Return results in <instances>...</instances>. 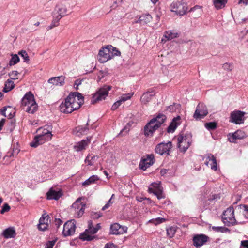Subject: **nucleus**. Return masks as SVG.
<instances>
[{"mask_svg":"<svg viewBox=\"0 0 248 248\" xmlns=\"http://www.w3.org/2000/svg\"><path fill=\"white\" fill-rule=\"evenodd\" d=\"M21 106H28L26 111L29 113L33 114L37 110L38 105L31 92H29L25 94L21 100Z\"/></svg>","mask_w":248,"mask_h":248,"instance_id":"f257e3e1","label":"nucleus"},{"mask_svg":"<svg viewBox=\"0 0 248 248\" xmlns=\"http://www.w3.org/2000/svg\"><path fill=\"white\" fill-rule=\"evenodd\" d=\"M192 134L190 133L180 134L177 138V146L180 152L185 153L192 142Z\"/></svg>","mask_w":248,"mask_h":248,"instance_id":"f03ea898","label":"nucleus"},{"mask_svg":"<svg viewBox=\"0 0 248 248\" xmlns=\"http://www.w3.org/2000/svg\"><path fill=\"white\" fill-rule=\"evenodd\" d=\"M222 220L225 225L228 226H233L237 224L235 218L234 210L233 207L230 206L224 211L222 216Z\"/></svg>","mask_w":248,"mask_h":248,"instance_id":"7ed1b4c3","label":"nucleus"},{"mask_svg":"<svg viewBox=\"0 0 248 248\" xmlns=\"http://www.w3.org/2000/svg\"><path fill=\"white\" fill-rule=\"evenodd\" d=\"M170 8L172 12L179 16L184 15L187 10V4L184 0L173 2L170 5Z\"/></svg>","mask_w":248,"mask_h":248,"instance_id":"20e7f679","label":"nucleus"},{"mask_svg":"<svg viewBox=\"0 0 248 248\" xmlns=\"http://www.w3.org/2000/svg\"><path fill=\"white\" fill-rule=\"evenodd\" d=\"M112 87L110 85H105L102 88H100L99 90L95 93L93 98L91 100V104H93L103 99H105L108 95V92L111 90Z\"/></svg>","mask_w":248,"mask_h":248,"instance_id":"39448f33","label":"nucleus"},{"mask_svg":"<svg viewBox=\"0 0 248 248\" xmlns=\"http://www.w3.org/2000/svg\"><path fill=\"white\" fill-rule=\"evenodd\" d=\"M245 112L240 110H234L231 113L229 122L236 124H243Z\"/></svg>","mask_w":248,"mask_h":248,"instance_id":"423d86ee","label":"nucleus"},{"mask_svg":"<svg viewBox=\"0 0 248 248\" xmlns=\"http://www.w3.org/2000/svg\"><path fill=\"white\" fill-rule=\"evenodd\" d=\"M208 114L207 107L202 103H199L193 114V118L196 120L204 118Z\"/></svg>","mask_w":248,"mask_h":248,"instance_id":"0eeeda50","label":"nucleus"},{"mask_svg":"<svg viewBox=\"0 0 248 248\" xmlns=\"http://www.w3.org/2000/svg\"><path fill=\"white\" fill-rule=\"evenodd\" d=\"M81 198H78L72 205V208L74 209L75 216L76 217H80L84 213L85 204L81 202Z\"/></svg>","mask_w":248,"mask_h":248,"instance_id":"6e6552de","label":"nucleus"},{"mask_svg":"<svg viewBox=\"0 0 248 248\" xmlns=\"http://www.w3.org/2000/svg\"><path fill=\"white\" fill-rule=\"evenodd\" d=\"M108 45L105 47H103L102 49L100 50L98 55V61L101 63H104L108 60L113 58V54L110 52Z\"/></svg>","mask_w":248,"mask_h":248,"instance_id":"1a4fd4ad","label":"nucleus"},{"mask_svg":"<svg viewBox=\"0 0 248 248\" xmlns=\"http://www.w3.org/2000/svg\"><path fill=\"white\" fill-rule=\"evenodd\" d=\"M171 147L172 142L171 141H168L167 143L161 142L156 146L155 152L160 155L165 154L169 155Z\"/></svg>","mask_w":248,"mask_h":248,"instance_id":"9d476101","label":"nucleus"},{"mask_svg":"<svg viewBox=\"0 0 248 248\" xmlns=\"http://www.w3.org/2000/svg\"><path fill=\"white\" fill-rule=\"evenodd\" d=\"M76 229V221L74 220L67 221L63 225L62 234L64 236L73 235Z\"/></svg>","mask_w":248,"mask_h":248,"instance_id":"9b49d317","label":"nucleus"},{"mask_svg":"<svg viewBox=\"0 0 248 248\" xmlns=\"http://www.w3.org/2000/svg\"><path fill=\"white\" fill-rule=\"evenodd\" d=\"M154 162V155L153 154L148 155L146 158H142L139 164V168L141 170H145L147 168L152 165Z\"/></svg>","mask_w":248,"mask_h":248,"instance_id":"f8f14e48","label":"nucleus"},{"mask_svg":"<svg viewBox=\"0 0 248 248\" xmlns=\"http://www.w3.org/2000/svg\"><path fill=\"white\" fill-rule=\"evenodd\" d=\"M98 230V228L93 227L90 230L87 229L83 233L80 234L79 238L83 241H92L95 238V236L92 235L96 233Z\"/></svg>","mask_w":248,"mask_h":248,"instance_id":"ddd939ff","label":"nucleus"},{"mask_svg":"<svg viewBox=\"0 0 248 248\" xmlns=\"http://www.w3.org/2000/svg\"><path fill=\"white\" fill-rule=\"evenodd\" d=\"M209 237L203 234H197L193 237V244L196 248H199L208 241Z\"/></svg>","mask_w":248,"mask_h":248,"instance_id":"4468645a","label":"nucleus"},{"mask_svg":"<svg viewBox=\"0 0 248 248\" xmlns=\"http://www.w3.org/2000/svg\"><path fill=\"white\" fill-rule=\"evenodd\" d=\"M71 99L68 96L64 100V102H62L60 105V111L64 113H70L72 112Z\"/></svg>","mask_w":248,"mask_h":248,"instance_id":"2eb2a0df","label":"nucleus"},{"mask_svg":"<svg viewBox=\"0 0 248 248\" xmlns=\"http://www.w3.org/2000/svg\"><path fill=\"white\" fill-rule=\"evenodd\" d=\"M228 140L230 142L235 143L238 140L243 139L247 137L246 133L240 130H237L235 132L228 134Z\"/></svg>","mask_w":248,"mask_h":248,"instance_id":"dca6fc26","label":"nucleus"},{"mask_svg":"<svg viewBox=\"0 0 248 248\" xmlns=\"http://www.w3.org/2000/svg\"><path fill=\"white\" fill-rule=\"evenodd\" d=\"M127 231V228L121 226L118 223H114L110 226V233L113 234L118 235L123 234Z\"/></svg>","mask_w":248,"mask_h":248,"instance_id":"f3484780","label":"nucleus"},{"mask_svg":"<svg viewBox=\"0 0 248 248\" xmlns=\"http://www.w3.org/2000/svg\"><path fill=\"white\" fill-rule=\"evenodd\" d=\"M166 116L161 113H158L155 115L154 118H152L150 121V123L153 124H157V128H159L161 125L164 123L166 120Z\"/></svg>","mask_w":248,"mask_h":248,"instance_id":"a211bd4d","label":"nucleus"},{"mask_svg":"<svg viewBox=\"0 0 248 248\" xmlns=\"http://www.w3.org/2000/svg\"><path fill=\"white\" fill-rule=\"evenodd\" d=\"M67 9L65 6L62 4L57 5L52 12V15L56 16H60L61 19L66 14Z\"/></svg>","mask_w":248,"mask_h":248,"instance_id":"6ab92c4d","label":"nucleus"},{"mask_svg":"<svg viewBox=\"0 0 248 248\" xmlns=\"http://www.w3.org/2000/svg\"><path fill=\"white\" fill-rule=\"evenodd\" d=\"M37 132L40 134L38 135L40 138L43 139L44 140L49 141L51 139L52 134L51 131L47 128H39L37 130Z\"/></svg>","mask_w":248,"mask_h":248,"instance_id":"aec40b11","label":"nucleus"},{"mask_svg":"<svg viewBox=\"0 0 248 248\" xmlns=\"http://www.w3.org/2000/svg\"><path fill=\"white\" fill-rule=\"evenodd\" d=\"M157 129V124H153L149 121L144 128V135L146 137L152 136L154 132Z\"/></svg>","mask_w":248,"mask_h":248,"instance_id":"412c9836","label":"nucleus"},{"mask_svg":"<svg viewBox=\"0 0 248 248\" xmlns=\"http://www.w3.org/2000/svg\"><path fill=\"white\" fill-rule=\"evenodd\" d=\"M65 77L61 76L51 78L48 82L56 86H62L64 84Z\"/></svg>","mask_w":248,"mask_h":248,"instance_id":"4be33fe9","label":"nucleus"},{"mask_svg":"<svg viewBox=\"0 0 248 248\" xmlns=\"http://www.w3.org/2000/svg\"><path fill=\"white\" fill-rule=\"evenodd\" d=\"M62 196L61 191H56L53 189L52 188H50L49 191L47 193V199L49 200H58Z\"/></svg>","mask_w":248,"mask_h":248,"instance_id":"5701e85b","label":"nucleus"},{"mask_svg":"<svg viewBox=\"0 0 248 248\" xmlns=\"http://www.w3.org/2000/svg\"><path fill=\"white\" fill-rule=\"evenodd\" d=\"M155 93L153 91H148L142 94L140 98V101L142 103L146 104L151 101L152 98L155 95Z\"/></svg>","mask_w":248,"mask_h":248,"instance_id":"b1692460","label":"nucleus"},{"mask_svg":"<svg viewBox=\"0 0 248 248\" xmlns=\"http://www.w3.org/2000/svg\"><path fill=\"white\" fill-rule=\"evenodd\" d=\"M88 120L86 125L85 126H78L75 128L74 132H76L78 136L80 135H86L88 133L89 128L88 127Z\"/></svg>","mask_w":248,"mask_h":248,"instance_id":"393cba45","label":"nucleus"},{"mask_svg":"<svg viewBox=\"0 0 248 248\" xmlns=\"http://www.w3.org/2000/svg\"><path fill=\"white\" fill-rule=\"evenodd\" d=\"M2 235L5 238H14L16 235V232L14 228L9 227L3 231Z\"/></svg>","mask_w":248,"mask_h":248,"instance_id":"a878e982","label":"nucleus"},{"mask_svg":"<svg viewBox=\"0 0 248 248\" xmlns=\"http://www.w3.org/2000/svg\"><path fill=\"white\" fill-rule=\"evenodd\" d=\"M180 119V116H177L173 119L172 121L170 123L169 126L167 128V131L168 133H173L177 128L178 124L177 123V121Z\"/></svg>","mask_w":248,"mask_h":248,"instance_id":"bb28decb","label":"nucleus"},{"mask_svg":"<svg viewBox=\"0 0 248 248\" xmlns=\"http://www.w3.org/2000/svg\"><path fill=\"white\" fill-rule=\"evenodd\" d=\"M148 192L150 193L154 194L158 200L164 199L165 196L163 193V188L155 190L154 188H148Z\"/></svg>","mask_w":248,"mask_h":248,"instance_id":"cd10ccee","label":"nucleus"},{"mask_svg":"<svg viewBox=\"0 0 248 248\" xmlns=\"http://www.w3.org/2000/svg\"><path fill=\"white\" fill-rule=\"evenodd\" d=\"M90 139L87 138V140H83L81 141L78 143L75 146V148L77 151H80L85 149L86 146L89 143Z\"/></svg>","mask_w":248,"mask_h":248,"instance_id":"c85d7f7f","label":"nucleus"},{"mask_svg":"<svg viewBox=\"0 0 248 248\" xmlns=\"http://www.w3.org/2000/svg\"><path fill=\"white\" fill-rule=\"evenodd\" d=\"M46 218V217L44 216L43 215L39 219V223L38 225V229L40 231H44L47 229L48 227V223L47 222L45 221Z\"/></svg>","mask_w":248,"mask_h":248,"instance_id":"c756f323","label":"nucleus"},{"mask_svg":"<svg viewBox=\"0 0 248 248\" xmlns=\"http://www.w3.org/2000/svg\"><path fill=\"white\" fill-rule=\"evenodd\" d=\"M45 141L43 139L40 138L38 135L35 136L33 140L30 143V146L32 147L36 148L39 145L44 143Z\"/></svg>","mask_w":248,"mask_h":248,"instance_id":"7c9ffc66","label":"nucleus"},{"mask_svg":"<svg viewBox=\"0 0 248 248\" xmlns=\"http://www.w3.org/2000/svg\"><path fill=\"white\" fill-rule=\"evenodd\" d=\"M71 98H74V99H77L78 101V102H81L83 103V100H84V96L83 95L78 92H73L71 93L68 95Z\"/></svg>","mask_w":248,"mask_h":248,"instance_id":"2f4dec72","label":"nucleus"},{"mask_svg":"<svg viewBox=\"0 0 248 248\" xmlns=\"http://www.w3.org/2000/svg\"><path fill=\"white\" fill-rule=\"evenodd\" d=\"M14 87L15 84L14 82L11 80L8 79L5 83L3 92L4 93H7L13 89Z\"/></svg>","mask_w":248,"mask_h":248,"instance_id":"473e14b6","label":"nucleus"},{"mask_svg":"<svg viewBox=\"0 0 248 248\" xmlns=\"http://www.w3.org/2000/svg\"><path fill=\"white\" fill-rule=\"evenodd\" d=\"M53 16V20L52 23L50 26H48L47 27V30H49L53 28L54 27H57L59 25V21L61 19V17L56 16L54 15H52Z\"/></svg>","mask_w":248,"mask_h":248,"instance_id":"72a5a7b5","label":"nucleus"},{"mask_svg":"<svg viewBox=\"0 0 248 248\" xmlns=\"http://www.w3.org/2000/svg\"><path fill=\"white\" fill-rule=\"evenodd\" d=\"M98 179L99 178L97 176L93 175L90 177L88 179L85 180L84 182H83L82 186H89L91 184L94 183L95 181L98 180Z\"/></svg>","mask_w":248,"mask_h":248,"instance_id":"f704fd0d","label":"nucleus"},{"mask_svg":"<svg viewBox=\"0 0 248 248\" xmlns=\"http://www.w3.org/2000/svg\"><path fill=\"white\" fill-rule=\"evenodd\" d=\"M227 3V0H213L214 5L217 9L224 7Z\"/></svg>","mask_w":248,"mask_h":248,"instance_id":"c9c22d12","label":"nucleus"},{"mask_svg":"<svg viewBox=\"0 0 248 248\" xmlns=\"http://www.w3.org/2000/svg\"><path fill=\"white\" fill-rule=\"evenodd\" d=\"M98 158V156L95 155H93V156L90 157V155H88L85 160V162L88 163V165L92 166L93 165L97 159Z\"/></svg>","mask_w":248,"mask_h":248,"instance_id":"e433bc0d","label":"nucleus"},{"mask_svg":"<svg viewBox=\"0 0 248 248\" xmlns=\"http://www.w3.org/2000/svg\"><path fill=\"white\" fill-rule=\"evenodd\" d=\"M71 105L72 108V112L75 110L78 109L81 105L83 104V103L81 102H78L76 99H74V98L71 99Z\"/></svg>","mask_w":248,"mask_h":248,"instance_id":"4c0bfd02","label":"nucleus"},{"mask_svg":"<svg viewBox=\"0 0 248 248\" xmlns=\"http://www.w3.org/2000/svg\"><path fill=\"white\" fill-rule=\"evenodd\" d=\"M11 58L9 62V66H12L17 63L20 60L19 57L17 54H11Z\"/></svg>","mask_w":248,"mask_h":248,"instance_id":"58836bf2","label":"nucleus"},{"mask_svg":"<svg viewBox=\"0 0 248 248\" xmlns=\"http://www.w3.org/2000/svg\"><path fill=\"white\" fill-rule=\"evenodd\" d=\"M142 22L147 24L150 22L152 20V16L149 14H143L140 16Z\"/></svg>","mask_w":248,"mask_h":248,"instance_id":"ea45409f","label":"nucleus"},{"mask_svg":"<svg viewBox=\"0 0 248 248\" xmlns=\"http://www.w3.org/2000/svg\"><path fill=\"white\" fill-rule=\"evenodd\" d=\"M212 229L213 230L217 232H221L223 233L230 232V230L228 228L224 227L213 226Z\"/></svg>","mask_w":248,"mask_h":248,"instance_id":"a19ab883","label":"nucleus"},{"mask_svg":"<svg viewBox=\"0 0 248 248\" xmlns=\"http://www.w3.org/2000/svg\"><path fill=\"white\" fill-rule=\"evenodd\" d=\"M18 54L24 59V62L27 63L29 62L30 61L29 57L25 50H22L21 51L18 52Z\"/></svg>","mask_w":248,"mask_h":248,"instance_id":"79ce46f5","label":"nucleus"},{"mask_svg":"<svg viewBox=\"0 0 248 248\" xmlns=\"http://www.w3.org/2000/svg\"><path fill=\"white\" fill-rule=\"evenodd\" d=\"M167 236L170 238H172L176 232V229L174 227H170L166 230Z\"/></svg>","mask_w":248,"mask_h":248,"instance_id":"37998d69","label":"nucleus"},{"mask_svg":"<svg viewBox=\"0 0 248 248\" xmlns=\"http://www.w3.org/2000/svg\"><path fill=\"white\" fill-rule=\"evenodd\" d=\"M165 221V219L162 217L153 218L149 221V222L154 224L155 225L159 224Z\"/></svg>","mask_w":248,"mask_h":248,"instance_id":"c03bdc74","label":"nucleus"},{"mask_svg":"<svg viewBox=\"0 0 248 248\" xmlns=\"http://www.w3.org/2000/svg\"><path fill=\"white\" fill-rule=\"evenodd\" d=\"M19 151L20 150L18 149L17 147H15V146H14L12 152L8 153L7 156L9 157H15L18 155Z\"/></svg>","mask_w":248,"mask_h":248,"instance_id":"a18cd8bd","label":"nucleus"},{"mask_svg":"<svg viewBox=\"0 0 248 248\" xmlns=\"http://www.w3.org/2000/svg\"><path fill=\"white\" fill-rule=\"evenodd\" d=\"M108 47L110 50H111L110 52L113 54V58L115 56H120V51L117 50L116 47L112 46L111 45H108Z\"/></svg>","mask_w":248,"mask_h":248,"instance_id":"49530a36","label":"nucleus"},{"mask_svg":"<svg viewBox=\"0 0 248 248\" xmlns=\"http://www.w3.org/2000/svg\"><path fill=\"white\" fill-rule=\"evenodd\" d=\"M133 93H130L126 94H124L122 95L120 99L119 100L121 103L124 102L125 101L129 99L133 96Z\"/></svg>","mask_w":248,"mask_h":248,"instance_id":"de8ad7c7","label":"nucleus"},{"mask_svg":"<svg viewBox=\"0 0 248 248\" xmlns=\"http://www.w3.org/2000/svg\"><path fill=\"white\" fill-rule=\"evenodd\" d=\"M217 126V123L215 122H209L205 124V127L209 130H214L216 128Z\"/></svg>","mask_w":248,"mask_h":248,"instance_id":"09e8293b","label":"nucleus"},{"mask_svg":"<svg viewBox=\"0 0 248 248\" xmlns=\"http://www.w3.org/2000/svg\"><path fill=\"white\" fill-rule=\"evenodd\" d=\"M211 157L212 158V161L210 163L211 169L216 170H217V162L216 157L214 156H211Z\"/></svg>","mask_w":248,"mask_h":248,"instance_id":"8fccbe9b","label":"nucleus"},{"mask_svg":"<svg viewBox=\"0 0 248 248\" xmlns=\"http://www.w3.org/2000/svg\"><path fill=\"white\" fill-rule=\"evenodd\" d=\"M10 206L9 204L7 203H5L2 206L0 213L3 214L4 213L8 212L10 210Z\"/></svg>","mask_w":248,"mask_h":248,"instance_id":"3c124183","label":"nucleus"},{"mask_svg":"<svg viewBox=\"0 0 248 248\" xmlns=\"http://www.w3.org/2000/svg\"><path fill=\"white\" fill-rule=\"evenodd\" d=\"M164 36L167 38L168 40H171L176 37V35L170 31H167Z\"/></svg>","mask_w":248,"mask_h":248,"instance_id":"603ef678","label":"nucleus"},{"mask_svg":"<svg viewBox=\"0 0 248 248\" xmlns=\"http://www.w3.org/2000/svg\"><path fill=\"white\" fill-rule=\"evenodd\" d=\"M19 74L17 71H12L9 73V76L11 77V79H17L16 76Z\"/></svg>","mask_w":248,"mask_h":248,"instance_id":"864d4df0","label":"nucleus"},{"mask_svg":"<svg viewBox=\"0 0 248 248\" xmlns=\"http://www.w3.org/2000/svg\"><path fill=\"white\" fill-rule=\"evenodd\" d=\"M55 240L48 241L45 245V248H52L55 244Z\"/></svg>","mask_w":248,"mask_h":248,"instance_id":"5fc2aeb1","label":"nucleus"},{"mask_svg":"<svg viewBox=\"0 0 248 248\" xmlns=\"http://www.w3.org/2000/svg\"><path fill=\"white\" fill-rule=\"evenodd\" d=\"M241 207H242L244 210V213L243 214L244 216L248 218V205H241Z\"/></svg>","mask_w":248,"mask_h":248,"instance_id":"6e6d98bb","label":"nucleus"},{"mask_svg":"<svg viewBox=\"0 0 248 248\" xmlns=\"http://www.w3.org/2000/svg\"><path fill=\"white\" fill-rule=\"evenodd\" d=\"M152 187H150V188H154L155 190L157 189L158 188L162 189V187L160 186V182L159 183H153L151 184Z\"/></svg>","mask_w":248,"mask_h":248,"instance_id":"4d7b16f0","label":"nucleus"},{"mask_svg":"<svg viewBox=\"0 0 248 248\" xmlns=\"http://www.w3.org/2000/svg\"><path fill=\"white\" fill-rule=\"evenodd\" d=\"M121 104L122 103L120 100L116 101L112 106L111 109L112 110H116L121 105Z\"/></svg>","mask_w":248,"mask_h":248,"instance_id":"13d9d810","label":"nucleus"},{"mask_svg":"<svg viewBox=\"0 0 248 248\" xmlns=\"http://www.w3.org/2000/svg\"><path fill=\"white\" fill-rule=\"evenodd\" d=\"M62 221L60 218H55V225L56 226L57 228H59L60 226L62 223Z\"/></svg>","mask_w":248,"mask_h":248,"instance_id":"bf43d9fd","label":"nucleus"},{"mask_svg":"<svg viewBox=\"0 0 248 248\" xmlns=\"http://www.w3.org/2000/svg\"><path fill=\"white\" fill-rule=\"evenodd\" d=\"M82 83V80L79 79H77L75 81L74 83V88L76 90H78V86L81 85Z\"/></svg>","mask_w":248,"mask_h":248,"instance_id":"052dcab7","label":"nucleus"},{"mask_svg":"<svg viewBox=\"0 0 248 248\" xmlns=\"http://www.w3.org/2000/svg\"><path fill=\"white\" fill-rule=\"evenodd\" d=\"M101 215L96 212H93L91 214V217L93 219H98L101 217Z\"/></svg>","mask_w":248,"mask_h":248,"instance_id":"680f3d73","label":"nucleus"},{"mask_svg":"<svg viewBox=\"0 0 248 248\" xmlns=\"http://www.w3.org/2000/svg\"><path fill=\"white\" fill-rule=\"evenodd\" d=\"M104 248H117V247L113 243H107Z\"/></svg>","mask_w":248,"mask_h":248,"instance_id":"e2e57ef3","label":"nucleus"},{"mask_svg":"<svg viewBox=\"0 0 248 248\" xmlns=\"http://www.w3.org/2000/svg\"><path fill=\"white\" fill-rule=\"evenodd\" d=\"M111 202V200L109 199L108 202L102 207V210H105L106 209L108 208Z\"/></svg>","mask_w":248,"mask_h":248,"instance_id":"0e129e2a","label":"nucleus"},{"mask_svg":"<svg viewBox=\"0 0 248 248\" xmlns=\"http://www.w3.org/2000/svg\"><path fill=\"white\" fill-rule=\"evenodd\" d=\"M220 198L219 196L218 195H213L212 196H210V197L209 199V200L210 201H212L213 200H217V199H219Z\"/></svg>","mask_w":248,"mask_h":248,"instance_id":"69168bd1","label":"nucleus"},{"mask_svg":"<svg viewBox=\"0 0 248 248\" xmlns=\"http://www.w3.org/2000/svg\"><path fill=\"white\" fill-rule=\"evenodd\" d=\"M241 246L245 248H248V240L241 241Z\"/></svg>","mask_w":248,"mask_h":248,"instance_id":"338daca9","label":"nucleus"},{"mask_svg":"<svg viewBox=\"0 0 248 248\" xmlns=\"http://www.w3.org/2000/svg\"><path fill=\"white\" fill-rule=\"evenodd\" d=\"M7 108H11V107L10 106H8V107H3L1 109V113L2 115L4 116H6V114H5V112L7 110Z\"/></svg>","mask_w":248,"mask_h":248,"instance_id":"774afa93","label":"nucleus"}]
</instances>
